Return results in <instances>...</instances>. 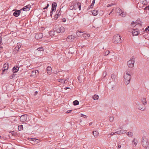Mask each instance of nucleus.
Returning <instances> with one entry per match:
<instances>
[{
  "label": "nucleus",
  "mask_w": 149,
  "mask_h": 149,
  "mask_svg": "<svg viewBox=\"0 0 149 149\" xmlns=\"http://www.w3.org/2000/svg\"><path fill=\"white\" fill-rule=\"evenodd\" d=\"M37 93H38V92L37 91H36L35 92V95H37Z\"/></svg>",
  "instance_id": "62"
},
{
  "label": "nucleus",
  "mask_w": 149,
  "mask_h": 149,
  "mask_svg": "<svg viewBox=\"0 0 149 149\" xmlns=\"http://www.w3.org/2000/svg\"><path fill=\"white\" fill-rule=\"evenodd\" d=\"M113 117L110 116L109 118V121L111 122H112L113 121Z\"/></svg>",
  "instance_id": "40"
},
{
  "label": "nucleus",
  "mask_w": 149,
  "mask_h": 149,
  "mask_svg": "<svg viewBox=\"0 0 149 149\" xmlns=\"http://www.w3.org/2000/svg\"><path fill=\"white\" fill-rule=\"evenodd\" d=\"M81 117H83L85 118H86L87 116L85 115H84L82 114H81Z\"/></svg>",
  "instance_id": "50"
},
{
  "label": "nucleus",
  "mask_w": 149,
  "mask_h": 149,
  "mask_svg": "<svg viewBox=\"0 0 149 149\" xmlns=\"http://www.w3.org/2000/svg\"><path fill=\"white\" fill-rule=\"evenodd\" d=\"M145 1V0H140L139 2H141L142 4H143V3H144Z\"/></svg>",
  "instance_id": "53"
},
{
  "label": "nucleus",
  "mask_w": 149,
  "mask_h": 149,
  "mask_svg": "<svg viewBox=\"0 0 149 149\" xmlns=\"http://www.w3.org/2000/svg\"><path fill=\"white\" fill-rule=\"evenodd\" d=\"M141 100L142 103L144 105H145L147 104V101L146 98L143 97H142Z\"/></svg>",
  "instance_id": "17"
},
{
  "label": "nucleus",
  "mask_w": 149,
  "mask_h": 149,
  "mask_svg": "<svg viewBox=\"0 0 149 149\" xmlns=\"http://www.w3.org/2000/svg\"><path fill=\"white\" fill-rule=\"evenodd\" d=\"M119 132V131H117V132H111V135L110 136H111L112 135H115V134H119V135H120V133Z\"/></svg>",
  "instance_id": "25"
},
{
  "label": "nucleus",
  "mask_w": 149,
  "mask_h": 149,
  "mask_svg": "<svg viewBox=\"0 0 149 149\" xmlns=\"http://www.w3.org/2000/svg\"><path fill=\"white\" fill-rule=\"evenodd\" d=\"M93 15L95 16L97 15L98 14V11L96 10H94L92 12Z\"/></svg>",
  "instance_id": "23"
},
{
  "label": "nucleus",
  "mask_w": 149,
  "mask_h": 149,
  "mask_svg": "<svg viewBox=\"0 0 149 149\" xmlns=\"http://www.w3.org/2000/svg\"><path fill=\"white\" fill-rule=\"evenodd\" d=\"M121 37L119 34H118L114 35L113 41L115 43H119L121 42Z\"/></svg>",
  "instance_id": "3"
},
{
  "label": "nucleus",
  "mask_w": 149,
  "mask_h": 149,
  "mask_svg": "<svg viewBox=\"0 0 149 149\" xmlns=\"http://www.w3.org/2000/svg\"><path fill=\"white\" fill-rule=\"evenodd\" d=\"M92 124V122H91L90 123H89V125H91Z\"/></svg>",
  "instance_id": "64"
},
{
  "label": "nucleus",
  "mask_w": 149,
  "mask_h": 149,
  "mask_svg": "<svg viewBox=\"0 0 149 149\" xmlns=\"http://www.w3.org/2000/svg\"><path fill=\"white\" fill-rule=\"evenodd\" d=\"M20 120L22 122H24L27 120V116L25 115H22L20 118Z\"/></svg>",
  "instance_id": "13"
},
{
  "label": "nucleus",
  "mask_w": 149,
  "mask_h": 149,
  "mask_svg": "<svg viewBox=\"0 0 149 149\" xmlns=\"http://www.w3.org/2000/svg\"><path fill=\"white\" fill-rule=\"evenodd\" d=\"M83 32H81V31H78L76 33V34L77 35V36L78 37H79L81 36L82 35V34L81 33H82Z\"/></svg>",
  "instance_id": "29"
},
{
  "label": "nucleus",
  "mask_w": 149,
  "mask_h": 149,
  "mask_svg": "<svg viewBox=\"0 0 149 149\" xmlns=\"http://www.w3.org/2000/svg\"><path fill=\"white\" fill-rule=\"evenodd\" d=\"M136 24H139L140 26L141 25L142 23L139 20H137L135 21Z\"/></svg>",
  "instance_id": "24"
},
{
  "label": "nucleus",
  "mask_w": 149,
  "mask_h": 149,
  "mask_svg": "<svg viewBox=\"0 0 149 149\" xmlns=\"http://www.w3.org/2000/svg\"><path fill=\"white\" fill-rule=\"evenodd\" d=\"M11 133H12L13 135H14L15 134V132L13 131H11Z\"/></svg>",
  "instance_id": "57"
},
{
  "label": "nucleus",
  "mask_w": 149,
  "mask_h": 149,
  "mask_svg": "<svg viewBox=\"0 0 149 149\" xmlns=\"http://www.w3.org/2000/svg\"><path fill=\"white\" fill-rule=\"evenodd\" d=\"M70 88L69 87H65L64 89H65V90H67V89H70Z\"/></svg>",
  "instance_id": "61"
},
{
  "label": "nucleus",
  "mask_w": 149,
  "mask_h": 149,
  "mask_svg": "<svg viewBox=\"0 0 149 149\" xmlns=\"http://www.w3.org/2000/svg\"><path fill=\"white\" fill-rule=\"evenodd\" d=\"M21 9L20 10H16L13 13V15L14 16L17 17H18L21 14L22 15L23 13L21 12Z\"/></svg>",
  "instance_id": "7"
},
{
  "label": "nucleus",
  "mask_w": 149,
  "mask_h": 149,
  "mask_svg": "<svg viewBox=\"0 0 149 149\" xmlns=\"http://www.w3.org/2000/svg\"><path fill=\"white\" fill-rule=\"evenodd\" d=\"M19 48L18 47H17L16 46L15 47V48L14 49V51L15 52L17 53L19 50Z\"/></svg>",
  "instance_id": "30"
},
{
  "label": "nucleus",
  "mask_w": 149,
  "mask_h": 149,
  "mask_svg": "<svg viewBox=\"0 0 149 149\" xmlns=\"http://www.w3.org/2000/svg\"><path fill=\"white\" fill-rule=\"evenodd\" d=\"M60 29L61 33H63L65 31V29L63 26H61L60 27Z\"/></svg>",
  "instance_id": "31"
},
{
  "label": "nucleus",
  "mask_w": 149,
  "mask_h": 149,
  "mask_svg": "<svg viewBox=\"0 0 149 149\" xmlns=\"http://www.w3.org/2000/svg\"><path fill=\"white\" fill-rule=\"evenodd\" d=\"M76 37L75 36L72 35L70 36H69L67 38V40L68 41H72L75 40Z\"/></svg>",
  "instance_id": "5"
},
{
  "label": "nucleus",
  "mask_w": 149,
  "mask_h": 149,
  "mask_svg": "<svg viewBox=\"0 0 149 149\" xmlns=\"http://www.w3.org/2000/svg\"><path fill=\"white\" fill-rule=\"evenodd\" d=\"M1 43H2V42H1V38L0 37V44H1Z\"/></svg>",
  "instance_id": "60"
},
{
  "label": "nucleus",
  "mask_w": 149,
  "mask_h": 149,
  "mask_svg": "<svg viewBox=\"0 0 149 149\" xmlns=\"http://www.w3.org/2000/svg\"><path fill=\"white\" fill-rule=\"evenodd\" d=\"M18 129L19 131H21L23 129V127L22 125H19L18 127Z\"/></svg>",
  "instance_id": "32"
},
{
  "label": "nucleus",
  "mask_w": 149,
  "mask_h": 149,
  "mask_svg": "<svg viewBox=\"0 0 149 149\" xmlns=\"http://www.w3.org/2000/svg\"><path fill=\"white\" fill-rule=\"evenodd\" d=\"M127 135L129 137H132L133 136V134L132 132H129L127 133Z\"/></svg>",
  "instance_id": "35"
},
{
  "label": "nucleus",
  "mask_w": 149,
  "mask_h": 149,
  "mask_svg": "<svg viewBox=\"0 0 149 149\" xmlns=\"http://www.w3.org/2000/svg\"><path fill=\"white\" fill-rule=\"evenodd\" d=\"M56 14L55 15L54 19L55 20H56L58 18V17L61 14V10H57L56 12Z\"/></svg>",
  "instance_id": "12"
},
{
  "label": "nucleus",
  "mask_w": 149,
  "mask_h": 149,
  "mask_svg": "<svg viewBox=\"0 0 149 149\" xmlns=\"http://www.w3.org/2000/svg\"><path fill=\"white\" fill-rule=\"evenodd\" d=\"M107 75V72H103L102 74V77L103 78L105 77Z\"/></svg>",
  "instance_id": "42"
},
{
  "label": "nucleus",
  "mask_w": 149,
  "mask_h": 149,
  "mask_svg": "<svg viewBox=\"0 0 149 149\" xmlns=\"http://www.w3.org/2000/svg\"><path fill=\"white\" fill-rule=\"evenodd\" d=\"M116 9L120 15L123 17L125 16V14L120 8H118Z\"/></svg>",
  "instance_id": "9"
},
{
  "label": "nucleus",
  "mask_w": 149,
  "mask_h": 149,
  "mask_svg": "<svg viewBox=\"0 0 149 149\" xmlns=\"http://www.w3.org/2000/svg\"><path fill=\"white\" fill-rule=\"evenodd\" d=\"M137 107L141 111H144L146 109L145 106L140 104H138Z\"/></svg>",
  "instance_id": "8"
},
{
  "label": "nucleus",
  "mask_w": 149,
  "mask_h": 149,
  "mask_svg": "<svg viewBox=\"0 0 149 149\" xmlns=\"http://www.w3.org/2000/svg\"><path fill=\"white\" fill-rule=\"evenodd\" d=\"M19 67L17 66H15L12 69L13 73L17 72L19 70Z\"/></svg>",
  "instance_id": "18"
},
{
  "label": "nucleus",
  "mask_w": 149,
  "mask_h": 149,
  "mask_svg": "<svg viewBox=\"0 0 149 149\" xmlns=\"http://www.w3.org/2000/svg\"><path fill=\"white\" fill-rule=\"evenodd\" d=\"M73 104L74 105H78L79 104V102L77 100H75L73 102Z\"/></svg>",
  "instance_id": "27"
},
{
  "label": "nucleus",
  "mask_w": 149,
  "mask_h": 149,
  "mask_svg": "<svg viewBox=\"0 0 149 149\" xmlns=\"http://www.w3.org/2000/svg\"><path fill=\"white\" fill-rule=\"evenodd\" d=\"M16 75V74H13L12 75H11L9 77V78L10 79H11L14 78L15 75Z\"/></svg>",
  "instance_id": "36"
},
{
  "label": "nucleus",
  "mask_w": 149,
  "mask_h": 149,
  "mask_svg": "<svg viewBox=\"0 0 149 149\" xmlns=\"http://www.w3.org/2000/svg\"><path fill=\"white\" fill-rule=\"evenodd\" d=\"M93 135L95 137H97L98 136L99 133L96 131H94L93 132Z\"/></svg>",
  "instance_id": "19"
},
{
  "label": "nucleus",
  "mask_w": 149,
  "mask_h": 149,
  "mask_svg": "<svg viewBox=\"0 0 149 149\" xmlns=\"http://www.w3.org/2000/svg\"><path fill=\"white\" fill-rule=\"evenodd\" d=\"M132 32V35L133 36H136L139 34V31H136L135 30H133Z\"/></svg>",
  "instance_id": "21"
},
{
  "label": "nucleus",
  "mask_w": 149,
  "mask_h": 149,
  "mask_svg": "<svg viewBox=\"0 0 149 149\" xmlns=\"http://www.w3.org/2000/svg\"><path fill=\"white\" fill-rule=\"evenodd\" d=\"M141 144L143 147L146 149H149V142L147 138L145 136L142 137Z\"/></svg>",
  "instance_id": "2"
},
{
  "label": "nucleus",
  "mask_w": 149,
  "mask_h": 149,
  "mask_svg": "<svg viewBox=\"0 0 149 149\" xmlns=\"http://www.w3.org/2000/svg\"><path fill=\"white\" fill-rule=\"evenodd\" d=\"M47 72L49 74H51V72L52 68L51 67L48 66L47 68Z\"/></svg>",
  "instance_id": "20"
},
{
  "label": "nucleus",
  "mask_w": 149,
  "mask_h": 149,
  "mask_svg": "<svg viewBox=\"0 0 149 149\" xmlns=\"http://www.w3.org/2000/svg\"><path fill=\"white\" fill-rule=\"evenodd\" d=\"M118 148H119L121 147V146L120 145L118 144Z\"/></svg>",
  "instance_id": "58"
},
{
  "label": "nucleus",
  "mask_w": 149,
  "mask_h": 149,
  "mask_svg": "<svg viewBox=\"0 0 149 149\" xmlns=\"http://www.w3.org/2000/svg\"><path fill=\"white\" fill-rule=\"evenodd\" d=\"M111 78L113 79H116V75L114 74H112L111 76Z\"/></svg>",
  "instance_id": "39"
},
{
  "label": "nucleus",
  "mask_w": 149,
  "mask_h": 149,
  "mask_svg": "<svg viewBox=\"0 0 149 149\" xmlns=\"http://www.w3.org/2000/svg\"><path fill=\"white\" fill-rule=\"evenodd\" d=\"M110 53L109 51H107L104 53V54L105 56L108 55Z\"/></svg>",
  "instance_id": "41"
},
{
  "label": "nucleus",
  "mask_w": 149,
  "mask_h": 149,
  "mask_svg": "<svg viewBox=\"0 0 149 149\" xmlns=\"http://www.w3.org/2000/svg\"><path fill=\"white\" fill-rule=\"evenodd\" d=\"M56 33H61V31L60 30V28H58L57 29H56L55 30H54Z\"/></svg>",
  "instance_id": "37"
},
{
  "label": "nucleus",
  "mask_w": 149,
  "mask_h": 149,
  "mask_svg": "<svg viewBox=\"0 0 149 149\" xmlns=\"http://www.w3.org/2000/svg\"><path fill=\"white\" fill-rule=\"evenodd\" d=\"M148 9L149 10V6H146L144 8V10H146Z\"/></svg>",
  "instance_id": "52"
},
{
  "label": "nucleus",
  "mask_w": 149,
  "mask_h": 149,
  "mask_svg": "<svg viewBox=\"0 0 149 149\" xmlns=\"http://www.w3.org/2000/svg\"><path fill=\"white\" fill-rule=\"evenodd\" d=\"M113 5H114V4L113 3H111L109 4H108L107 5V7H110L111 6H112Z\"/></svg>",
  "instance_id": "51"
},
{
  "label": "nucleus",
  "mask_w": 149,
  "mask_h": 149,
  "mask_svg": "<svg viewBox=\"0 0 149 149\" xmlns=\"http://www.w3.org/2000/svg\"><path fill=\"white\" fill-rule=\"evenodd\" d=\"M93 98L94 100H97L99 98V96L97 95H94Z\"/></svg>",
  "instance_id": "26"
},
{
  "label": "nucleus",
  "mask_w": 149,
  "mask_h": 149,
  "mask_svg": "<svg viewBox=\"0 0 149 149\" xmlns=\"http://www.w3.org/2000/svg\"><path fill=\"white\" fill-rule=\"evenodd\" d=\"M95 3V0H93L92 3L94 5V4Z\"/></svg>",
  "instance_id": "59"
},
{
  "label": "nucleus",
  "mask_w": 149,
  "mask_h": 149,
  "mask_svg": "<svg viewBox=\"0 0 149 149\" xmlns=\"http://www.w3.org/2000/svg\"><path fill=\"white\" fill-rule=\"evenodd\" d=\"M135 24H136L135 23V22H134L133 21V22H132L131 24L132 26L134 27L135 26V25H134Z\"/></svg>",
  "instance_id": "45"
},
{
  "label": "nucleus",
  "mask_w": 149,
  "mask_h": 149,
  "mask_svg": "<svg viewBox=\"0 0 149 149\" xmlns=\"http://www.w3.org/2000/svg\"><path fill=\"white\" fill-rule=\"evenodd\" d=\"M113 9L110 12V13H109V15H110V14L111 13H112V12L113 11Z\"/></svg>",
  "instance_id": "63"
},
{
  "label": "nucleus",
  "mask_w": 149,
  "mask_h": 149,
  "mask_svg": "<svg viewBox=\"0 0 149 149\" xmlns=\"http://www.w3.org/2000/svg\"><path fill=\"white\" fill-rule=\"evenodd\" d=\"M31 7V6L29 4L27 6L24 7L22 9H21V10H23L25 11H27L29 10L30 8Z\"/></svg>",
  "instance_id": "14"
},
{
  "label": "nucleus",
  "mask_w": 149,
  "mask_h": 149,
  "mask_svg": "<svg viewBox=\"0 0 149 149\" xmlns=\"http://www.w3.org/2000/svg\"><path fill=\"white\" fill-rule=\"evenodd\" d=\"M37 49L38 51H43V48L42 47H41L38 48Z\"/></svg>",
  "instance_id": "38"
},
{
  "label": "nucleus",
  "mask_w": 149,
  "mask_h": 149,
  "mask_svg": "<svg viewBox=\"0 0 149 149\" xmlns=\"http://www.w3.org/2000/svg\"><path fill=\"white\" fill-rule=\"evenodd\" d=\"M144 4H144H142L141 2H139L137 4V6L139 7V10H141V9H140V8H143V7L144 6Z\"/></svg>",
  "instance_id": "16"
},
{
  "label": "nucleus",
  "mask_w": 149,
  "mask_h": 149,
  "mask_svg": "<svg viewBox=\"0 0 149 149\" xmlns=\"http://www.w3.org/2000/svg\"><path fill=\"white\" fill-rule=\"evenodd\" d=\"M43 35L42 33H37L35 35V38L36 39H39L42 38Z\"/></svg>",
  "instance_id": "10"
},
{
  "label": "nucleus",
  "mask_w": 149,
  "mask_h": 149,
  "mask_svg": "<svg viewBox=\"0 0 149 149\" xmlns=\"http://www.w3.org/2000/svg\"><path fill=\"white\" fill-rule=\"evenodd\" d=\"M132 142L134 143L135 146L137 143V140L135 139H134L132 141Z\"/></svg>",
  "instance_id": "33"
},
{
  "label": "nucleus",
  "mask_w": 149,
  "mask_h": 149,
  "mask_svg": "<svg viewBox=\"0 0 149 149\" xmlns=\"http://www.w3.org/2000/svg\"><path fill=\"white\" fill-rule=\"evenodd\" d=\"M135 57L132 56L127 62V65L129 68H132L134 66Z\"/></svg>",
  "instance_id": "4"
},
{
  "label": "nucleus",
  "mask_w": 149,
  "mask_h": 149,
  "mask_svg": "<svg viewBox=\"0 0 149 149\" xmlns=\"http://www.w3.org/2000/svg\"><path fill=\"white\" fill-rule=\"evenodd\" d=\"M77 5L79 7V10H81V3H77Z\"/></svg>",
  "instance_id": "43"
},
{
  "label": "nucleus",
  "mask_w": 149,
  "mask_h": 149,
  "mask_svg": "<svg viewBox=\"0 0 149 149\" xmlns=\"http://www.w3.org/2000/svg\"><path fill=\"white\" fill-rule=\"evenodd\" d=\"M8 64L7 63H5L3 65V68H4L2 72V73H1L2 74H3V72L6 70H7L8 69Z\"/></svg>",
  "instance_id": "15"
},
{
  "label": "nucleus",
  "mask_w": 149,
  "mask_h": 149,
  "mask_svg": "<svg viewBox=\"0 0 149 149\" xmlns=\"http://www.w3.org/2000/svg\"><path fill=\"white\" fill-rule=\"evenodd\" d=\"M49 4H47V6L46 7H45V8H44V9H47L48 7L49 6Z\"/></svg>",
  "instance_id": "54"
},
{
  "label": "nucleus",
  "mask_w": 149,
  "mask_h": 149,
  "mask_svg": "<svg viewBox=\"0 0 149 149\" xmlns=\"http://www.w3.org/2000/svg\"><path fill=\"white\" fill-rule=\"evenodd\" d=\"M66 21V19L65 18H64L63 19V22H65Z\"/></svg>",
  "instance_id": "55"
},
{
  "label": "nucleus",
  "mask_w": 149,
  "mask_h": 149,
  "mask_svg": "<svg viewBox=\"0 0 149 149\" xmlns=\"http://www.w3.org/2000/svg\"><path fill=\"white\" fill-rule=\"evenodd\" d=\"M71 111V110H68V111H66V113H68L70 112Z\"/></svg>",
  "instance_id": "56"
},
{
  "label": "nucleus",
  "mask_w": 149,
  "mask_h": 149,
  "mask_svg": "<svg viewBox=\"0 0 149 149\" xmlns=\"http://www.w3.org/2000/svg\"><path fill=\"white\" fill-rule=\"evenodd\" d=\"M149 31V26H148L144 31Z\"/></svg>",
  "instance_id": "44"
},
{
  "label": "nucleus",
  "mask_w": 149,
  "mask_h": 149,
  "mask_svg": "<svg viewBox=\"0 0 149 149\" xmlns=\"http://www.w3.org/2000/svg\"><path fill=\"white\" fill-rule=\"evenodd\" d=\"M69 78H68L64 81V83L65 84H67V82L68 81Z\"/></svg>",
  "instance_id": "48"
},
{
  "label": "nucleus",
  "mask_w": 149,
  "mask_h": 149,
  "mask_svg": "<svg viewBox=\"0 0 149 149\" xmlns=\"http://www.w3.org/2000/svg\"><path fill=\"white\" fill-rule=\"evenodd\" d=\"M57 80H58V81L59 82H62V81L63 80H64V79H57Z\"/></svg>",
  "instance_id": "49"
},
{
  "label": "nucleus",
  "mask_w": 149,
  "mask_h": 149,
  "mask_svg": "<svg viewBox=\"0 0 149 149\" xmlns=\"http://www.w3.org/2000/svg\"><path fill=\"white\" fill-rule=\"evenodd\" d=\"M39 74V72L37 70H35L32 71L31 76L33 77H36Z\"/></svg>",
  "instance_id": "11"
},
{
  "label": "nucleus",
  "mask_w": 149,
  "mask_h": 149,
  "mask_svg": "<svg viewBox=\"0 0 149 149\" xmlns=\"http://www.w3.org/2000/svg\"><path fill=\"white\" fill-rule=\"evenodd\" d=\"M82 35L83 37L85 39H87L88 37H89L90 36L89 34H86L85 33L83 34Z\"/></svg>",
  "instance_id": "22"
},
{
  "label": "nucleus",
  "mask_w": 149,
  "mask_h": 149,
  "mask_svg": "<svg viewBox=\"0 0 149 149\" xmlns=\"http://www.w3.org/2000/svg\"><path fill=\"white\" fill-rule=\"evenodd\" d=\"M120 132V134H124L126 133V130H120L119 131Z\"/></svg>",
  "instance_id": "34"
},
{
  "label": "nucleus",
  "mask_w": 149,
  "mask_h": 149,
  "mask_svg": "<svg viewBox=\"0 0 149 149\" xmlns=\"http://www.w3.org/2000/svg\"><path fill=\"white\" fill-rule=\"evenodd\" d=\"M17 47H18L19 48H20L21 47V44L20 43H18L17 45Z\"/></svg>",
  "instance_id": "47"
},
{
  "label": "nucleus",
  "mask_w": 149,
  "mask_h": 149,
  "mask_svg": "<svg viewBox=\"0 0 149 149\" xmlns=\"http://www.w3.org/2000/svg\"><path fill=\"white\" fill-rule=\"evenodd\" d=\"M56 6L57 4L56 3L54 2L52 3V7L50 12L51 16H52V12L56 10Z\"/></svg>",
  "instance_id": "6"
},
{
  "label": "nucleus",
  "mask_w": 149,
  "mask_h": 149,
  "mask_svg": "<svg viewBox=\"0 0 149 149\" xmlns=\"http://www.w3.org/2000/svg\"><path fill=\"white\" fill-rule=\"evenodd\" d=\"M56 33L55 31H51L50 32L49 34L52 36H54L55 35V33Z\"/></svg>",
  "instance_id": "28"
},
{
  "label": "nucleus",
  "mask_w": 149,
  "mask_h": 149,
  "mask_svg": "<svg viewBox=\"0 0 149 149\" xmlns=\"http://www.w3.org/2000/svg\"><path fill=\"white\" fill-rule=\"evenodd\" d=\"M94 5L92 3L90 5V6L88 7V9H90L91 8H92L93 7Z\"/></svg>",
  "instance_id": "46"
},
{
  "label": "nucleus",
  "mask_w": 149,
  "mask_h": 149,
  "mask_svg": "<svg viewBox=\"0 0 149 149\" xmlns=\"http://www.w3.org/2000/svg\"><path fill=\"white\" fill-rule=\"evenodd\" d=\"M124 78L125 84L126 85H128L130 83L131 79V75L129 71L127 70L125 72Z\"/></svg>",
  "instance_id": "1"
}]
</instances>
